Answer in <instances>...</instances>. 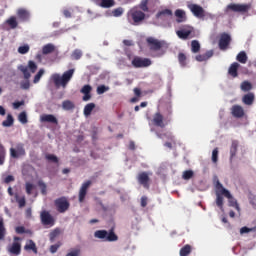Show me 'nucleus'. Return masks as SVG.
Returning a JSON list of instances; mask_svg holds the SVG:
<instances>
[{
    "mask_svg": "<svg viewBox=\"0 0 256 256\" xmlns=\"http://www.w3.org/2000/svg\"><path fill=\"white\" fill-rule=\"evenodd\" d=\"M173 117V108L168 107L166 109L165 117H163V114L161 112H157L154 114L152 123L155 125V127H160L161 129H164L166 125H169V122L172 121Z\"/></svg>",
    "mask_w": 256,
    "mask_h": 256,
    "instance_id": "nucleus-1",
    "label": "nucleus"
},
{
    "mask_svg": "<svg viewBox=\"0 0 256 256\" xmlns=\"http://www.w3.org/2000/svg\"><path fill=\"white\" fill-rule=\"evenodd\" d=\"M73 75H75V69H69L68 71L64 72L62 76L60 74H53L51 79L56 87H67L69 81L73 79Z\"/></svg>",
    "mask_w": 256,
    "mask_h": 256,
    "instance_id": "nucleus-2",
    "label": "nucleus"
},
{
    "mask_svg": "<svg viewBox=\"0 0 256 256\" xmlns=\"http://www.w3.org/2000/svg\"><path fill=\"white\" fill-rule=\"evenodd\" d=\"M251 7H253L251 3H248V4L231 3L226 6V8L224 9V13L225 15H231V12L245 15V13H249Z\"/></svg>",
    "mask_w": 256,
    "mask_h": 256,
    "instance_id": "nucleus-3",
    "label": "nucleus"
},
{
    "mask_svg": "<svg viewBox=\"0 0 256 256\" xmlns=\"http://www.w3.org/2000/svg\"><path fill=\"white\" fill-rule=\"evenodd\" d=\"M94 237L96 239H103L104 241H109L110 243L113 241H119V236L115 234L114 228H111L109 232H107V230H97L94 232Z\"/></svg>",
    "mask_w": 256,
    "mask_h": 256,
    "instance_id": "nucleus-4",
    "label": "nucleus"
},
{
    "mask_svg": "<svg viewBox=\"0 0 256 256\" xmlns=\"http://www.w3.org/2000/svg\"><path fill=\"white\" fill-rule=\"evenodd\" d=\"M216 189H221V194L226 197V199H229V205L230 207H235V209L237 211H240L241 208H239V204L237 203V200L235 198H233V196L231 195V192H229V190L225 189V187H223V184H221V182H219V180L216 181L215 184Z\"/></svg>",
    "mask_w": 256,
    "mask_h": 256,
    "instance_id": "nucleus-5",
    "label": "nucleus"
},
{
    "mask_svg": "<svg viewBox=\"0 0 256 256\" xmlns=\"http://www.w3.org/2000/svg\"><path fill=\"white\" fill-rule=\"evenodd\" d=\"M129 17L133 21L132 24L141 25V23L145 21L147 15H145V12L139 10V8L134 7L130 10Z\"/></svg>",
    "mask_w": 256,
    "mask_h": 256,
    "instance_id": "nucleus-6",
    "label": "nucleus"
},
{
    "mask_svg": "<svg viewBox=\"0 0 256 256\" xmlns=\"http://www.w3.org/2000/svg\"><path fill=\"white\" fill-rule=\"evenodd\" d=\"M194 33L195 29L190 25H185L180 30L176 31L177 37L183 41H187V39H193V37H195Z\"/></svg>",
    "mask_w": 256,
    "mask_h": 256,
    "instance_id": "nucleus-7",
    "label": "nucleus"
},
{
    "mask_svg": "<svg viewBox=\"0 0 256 256\" xmlns=\"http://www.w3.org/2000/svg\"><path fill=\"white\" fill-rule=\"evenodd\" d=\"M146 43L150 51H154V52L161 51V49L165 47V41H161L153 37H148L146 39Z\"/></svg>",
    "mask_w": 256,
    "mask_h": 256,
    "instance_id": "nucleus-8",
    "label": "nucleus"
},
{
    "mask_svg": "<svg viewBox=\"0 0 256 256\" xmlns=\"http://www.w3.org/2000/svg\"><path fill=\"white\" fill-rule=\"evenodd\" d=\"M54 204L58 213H65L66 211L69 210V207L71 206L66 197L57 198L54 201Z\"/></svg>",
    "mask_w": 256,
    "mask_h": 256,
    "instance_id": "nucleus-9",
    "label": "nucleus"
},
{
    "mask_svg": "<svg viewBox=\"0 0 256 256\" xmlns=\"http://www.w3.org/2000/svg\"><path fill=\"white\" fill-rule=\"evenodd\" d=\"M188 9L191 11L194 17H197V19H205L207 16L205 9L198 4H188Z\"/></svg>",
    "mask_w": 256,
    "mask_h": 256,
    "instance_id": "nucleus-10",
    "label": "nucleus"
},
{
    "mask_svg": "<svg viewBox=\"0 0 256 256\" xmlns=\"http://www.w3.org/2000/svg\"><path fill=\"white\" fill-rule=\"evenodd\" d=\"M40 220L42 225L53 227L55 225V218L49 213V211L43 210L40 213Z\"/></svg>",
    "mask_w": 256,
    "mask_h": 256,
    "instance_id": "nucleus-11",
    "label": "nucleus"
},
{
    "mask_svg": "<svg viewBox=\"0 0 256 256\" xmlns=\"http://www.w3.org/2000/svg\"><path fill=\"white\" fill-rule=\"evenodd\" d=\"M132 65L136 69H141L143 67H150L151 65V59L149 58H141L139 56L134 57L132 60Z\"/></svg>",
    "mask_w": 256,
    "mask_h": 256,
    "instance_id": "nucleus-12",
    "label": "nucleus"
},
{
    "mask_svg": "<svg viewBox=\"0 0 256 256\" xmlns=\"http://www.w3.org/2000/svg\"><path fill=\"white\" fill-rule=\"evenodd\" d=\"M219 49H221V51H225L227 49V47H229V45H231V35H229L228 33H222L220 35V39H219Z\"/></svg>",
    "mask_w": 256,
    "mask_h": 256,
    "instance_id": "nucleus-13",
    "label": "nucleus"
},
{
    "mask_svg": "<svg viewBox=\"0 0 256 256\" xmlns=\"http://www.w3.org/2000/svg\"><path fill=\"white\" fill-rule=\"evenodd\" d=\"M16 15L20 21V23H27L31 19V12L26 8H19L16 11Z\"/></svg>",
    "mask_w": 256,
    "mask_h": 256,
    "instance_id": "nucleus-14",
    "label": "nucleus"
},
{
    "mask_svg": "<svg viewBox=\"0 0 256 256\" xmlns=\"http://www.w3.org/2000/svg\"><path fill=\"white\" fill-rule=\"evenodd\" d=\"M25 155V148L22 143H18L16 145V148H10V156L13 159H18V157H21Z\"/></svg>",
    "mask_w": 256,
    "mask_h": 256,
    "instance_id": "nucleus-15",
    "label": "nucleus"
},
{
    "mask_svg": "<svg viewBox=\"0 0 256 256\" xmlns=\"http://www.w3.org/2000/svg\"><path fill=\"white\" fill-rule=\"evenodd\" d=\"M91 183V180H87L82 184L78 194L79 203H83V201H85V197H87V190L91 187Z\"/></svg>",
    "mask_w": 256,
    "mask_h": 256,
    "instance_id": "nucleus-16",
    "label": "nucleus"
},
{
    "mask_svg": "<svg viewBox=\"0 0 256 256\" xmlns=\"http://www.w3.org/2000/svg\"><path fill=\"white\" fill-rule=\"evenodd\" d=\"M17 241H21V238L15 236L14 242L12 243L11 247L8 249L9 253H12V255H21V243Z\"/></svg>",
    "mask_w": 256,
    "mask_h": 256,
    "instance_id": "nucleus-17",
    "label": "nucleus"
},
{
    "mask_svg": "<svg viewBox=\"0 0 256 256\" xmlns=\"http://www.w3.org/2000/svg\"><path fill=\"white\" fill-rule=\"evenodd\" d=\"M149 174L147 172H141L138 174V183L144 187V189H149Z\"/></svg>",
    "mask_w": 256,
    "mask_h": 256,
    "instance_id": "nucleus-18",
    "label": "nucleus"
},
{
    "mask_svg": "<svg viewBox=\"0 0 256 256\" xmlns=\"http://www.w3.org/2000/svg\"><path fill=\"white\" fill-rule=\"evenodd\" d=\"M231 113L236 119H242V117H245V110L243 109V106L240 105L232 106Z\"/></svg>",
    "mask_w": 256,
    "mask_h": 256,
    "instance_id": "nucleus-19",
    "label": "nucleus"
},
{
    "mask_svg": "<svg viewBox=\"0 0 256 256\" xmlns=\"http://www.w3.org/2000/svg\"><path fill=\"white\" fill-rule=\"evenodd\" d=\"M91 91H93V88L89 84H86L82 87V89L80 90V93H82L84 95L82 97V101H90V99L92 97Z\"/></svg>",
    "mask_w": 256,
    "mask_h": 256,
    "instance_id": "nucleus-20",
    "label": "nucleus"
},
{
    "mask_svg": "<svg viewBox=\"0 0 256 256\" xmlns=\"http://www.w3.org/2000/svg\"><path fill=\"white\" fill-rule=\"evenodd\" d=\"M42 123H53V125H58L59 120L53 114H44L40 117Z\"/></svg>",
    "mask_w": 256,
    "mask_h": 256,
    "instance_id": "nucleus-21",
    "label": "nucleus"
},
{
    "mask_svg": "<svg viewBox=\"0 0 256 256\" xmlns=\"http://www.w3.org/2000/svg\"><path fill=\"white\" fill-rule=\"evenodd\" d=\"M174 15L176 17V23H185V21H187V14L185 13V10L177 9L174 12Z\"/></svg>",
    "mask_w": 256,
    "mask_h": 256,
    "instance_id": "nucleus-22",
    "label": "nucleus"
},
{
    "mask_svg": "<svg viewBox=\"0 0 256 256\" xmlns=\"http://www.w3.org/2000/svg\"><path fill=\"white\" fill-rule=\"evenodd\" d=\"M167 17H173V11L171 9L160 10L156 14V19H161L162 21H165Z\"/></svg>",
    "mask_w": 256,
    "mask_h": 256,
    "instance_id": "nucleus-23",
    "label": "nucleus"
},
{
    "mask_svg": "<svg viewBox=\"0 0 256 256\" xmlns=\"http://www.w3.org/2000/svg\"><path fill=\"white\" fill-rule=\"evenodd\" d=\"M4 25H8L9 29H17L19 27V20H17V16H10L5 20Z\"/></svg>",
    "mask_w": 256,
    "mask_h": 256,
    "instance_id": "nucleus-24",
    "label": "nucleus"
},
{
    "mask_svg": "<svg viewBox=\"0 0 256 256\" xmlns=\"http://www.w3.org/2000/svg\"><path fill=\"white\" fill-rule=\"evenodd\" d=\"M95 3L103 9H110V7H114L115 0H95Z\"/></svg>",
    "mask_w": 256,
    "mask_h": 256,
    "instance_id": "nucleus-25",
    "label": "nucleus"
},
{
    "mask_svg": "<svg viewBox=\"0 0 256 256\" xmlns=\"http://www.w3.org/2000/svg\"><path fill=\"white\" fill-rule=\"evenodd\" d=\"M242 103H244V105H253V103H255V94L253 92L245 94L242 97Z\"/></svg>",
    "mask_w": 256,
    "mask_h": 256,
    "instance_id": "nucleus-26",
    "label": "nucleus"
},
{
    "mask_svg": "<svg viewBox=\"0 0 256 256\" xmlns=\"http://www.w3.org/2000/svg\"><path fill=\"white\" fill-rule=\"evenodd\" d=\"M239 67H241V65L237 62H234L230 65L229 69H228V73L229 75H231V77H238L239 73L237 71H239Z\"/></svg>",
    "mask_w": 256,
    "mask_h": 256,
    "instance_id": "nucleus-27",
    "label": "nucleus"
},
{
    "mask_svg": "<svg viewBox=\"0 0 256 256\" xmlns=\"http://www.w3.org/2000/svg\"><path fill=\"white\" fill-rule=\"evenodd\" d=\"M55 49V44L48 43L42 47V55H50V53H54Z\"/></svg>",
    "mask_w": 256,
    "mask_h": 256,
    "instance_id": "nucleus-28",
    "label": "nucleus"
},
{
    "mask_svg": "<svg viewBox=\"0 0 256 256\" xmlns=\"http://www.w3.org/2000/svg\"><path fill=\"white\" fill-rule=\"evenodd\" d=\"M239 147V142L237 140H233L230 147V161H233V157L237 155V148Z\"/></svg>",
    "mask_w": 256,
    "mask_h": 256,
    "instance_id": "nucleus-29",
    "label": "nucleus"
},
{
    "mask_svg": "<svg viewBox=\"0 0 256 256\" xmlns=\"http://www.w3.org/2000/svg\"><path fill=\"white\" fill-rule=\"evenodd\" d=\"M62 109L64 111H73L75 109V103L71 100H65L62 102Z\"/></svg>",
    "mask_w": 256,
    "mask_h": 256,
    "instance_id": "nucleus-30",
    "label": "nucleus"
},
{
    "mask_svg": "<svg viewBox=\"0 0 256 256\" xmlns=\"http://www.w3.org/2000/svg\"><path fill=\"white\" fill-rule=\"evenodd\" d=\"M136 8L143 13H149V0H142Z\"/></svg>",
    "mask_w": 256,
    "mask_h": 256,
    "instance_id": "nucleus-31",
    "label": "nucleus"
},
{
    "mask_svg": "<svg viewBox=\"0 0 256 256\" xmlns=\"http://www.w3.org/2000/svg\"><path fill=\"white\" fill-rule=\"evenodd\" d=\"M25 251H33V253L37 254V245L33 240H28L26 245L24 246Z\"/></svg>",
    "mask_w": 256,
    "mask_h": 256,
    "instance_id": "nucleus-32",
    "label": "nucleus"
},
{
    "mask_svg": "<svg viewBox=\"0 0 256 256\" xmlns=\"http://www.w3.org/2000/svg\"><path fill=\"white\" fill-rule=\"evenodd\" d=\"M216 205L220 209H223V194L221 193V189H216Z\"/></svg>",
    "mask_w": 256,
    "mask_h": 256,
    "instance_id": "nucleus-33",
    "label": "nucleus"
},
{
    "mask_svg": "<svg viewBox=\"0 0 256 256\" xmlns=\"http://www.w3.org/2000/svg\"><path fill=\"white\" fill-rule=\"evenodd\" d=\"M93 109H95V103H88L84 107V111H83L85 117H89V115H91V113H93Z\"/></svg>",
    "mask_w": 256,
    "mask_h": 256,
    "instance_id": "nucleus-34",
    "label": "nucleus"
},
{
    "mask_svg": "<svg viewBox=\"0 0 256 256\" xmlns=\"http://www.w3.org/2000/svg\"><path fill=\"white\" fill-rule=\"evenodd\" d=\"M13 123H15V119L13 118V115L8 114L6 120L2 122L3 127H12Z\"/></svg>",
    "mask_w": 256,
    "mask_h": 256,
    "instance_id": "nucleus-35",
    "label": "nucleus"
},
{
    "mask_svg": "<svg viewBox=\"0 0 256 256\" xmlns=\"http://www.w3.org/2000/svg\"><path fill=\"white\" fill-rule=\"evenodd\" d=\"M240 89L241 91L247 93L248 91H251V89H253V84H251V82L249 81H243L240 85Z\"/></svg>",
    "mask_w": 256,
    "mask_h": 256,
    "instance_id": "nucleus-36",
    "label": "nucleus"
},
{
    "mask_svg": "<svg viewBox=\"0 0 256 256\" xmlns=\"http://www.w3.org/2000/svg\"><path fill=\"white\" fill-rule=\"evenodd\" d=\"M236 59L239 63H242L243 65H245V63H247V53H245V51H241L240 53H238V55L236 56Z\"/></svg>",
    "mask_w": 256,
    "mask_h": 256,
    "instance_id": "nucleus-37",
    "label": "nucleus"
},
{
    "mask_svg": "<svg viewBox=\"0 0 256 256\" xmlns=\"http://www.w3.org/2000/svg\"><path fill=\"white\" fill-rule=\"evenodd\" d=\"M18 69L23 73L24 79L26 80L31 79V73L29 72V68H27L26 66L20 65Z\"/></svg>",
    "mask_w": 256,
    "mask_h": 256,
    "instance_id": "nucleus-38",
    "label": "nucleus"
},
{
    "mask_svg": "<svg viewBox=\"0 0 256 256\" xmlns=\"http://www.w3.org/2000/svg\"><path fill=\"white\" fill-rule=\"evenodd\" d=\"M178 61L181 67H187V56L185 55V53L180 52L178 54Z\"/></svg>",
    "mask_w": 256,
    "mask_h": 256,
    "instance_id": "nucleus-39",
    "label": "nucleus"
},
{
    "mask_svg": "<svg viewBox=\"0 0 256 256\" xmlns=\"http://www.w3.org/2000/svg\"><path fill=\"white\" fill-rule=\"evenodd\" d=\"M191 255V245L186 244L180 249V256H189Z\"/></svg>",
    "mask_w": 256,
    "mask_h": 256,
    "instance_id": "nucleus-40",
    "label": "nucleus"
},
{
    "mask_svg": "<svg viewBox=\"0 0 256 256\" xmlns=\"http://www.w3.org/2000/svg\"><path fill=\"white\" fill-rule=\"evenodd\" d=\"M191 51L192 53H199V51H201V44H199V41L193 40L191 42Z\"/></svg>",
    "mask_w": 256,
    "mask_h": 256,
    "instance_id": "nucleus-41",
    "label": "nucleus"
},
{
    "mask_svg": "<svg viewBox=\"0 0 256 256\" xmlns=\"http://www.w3.org/2000/svg\"><path fill=\"white\" fill-rule=\"evenodd\" d=\"M83 57V52L79 49H75L71 54V59L74 61H79Z\"/></svg>",
    "mask_w": 256,
    "mask_h": 256,
    "instance_id": "nucleus-42",
    "label": "nucleus"
},
{
    "mask_svg": "<svg viewBox=\"0 0 256 256\" xmlns=\"http://www.w3.org/2000/svg\"><path fill=\"white\" fill-rule=\"evenodd\" d=\"M193 175H195L193 170H185L182 174V179H184V181H189V179H193Z\"/></svg>",
    "mask_w": 256,
    "mask_h": 256,
    "instance_id": "nucleus-43",
    "label": "nucleus"
},
{
    "mask_svg": "<svg viewBox=\"0 0 256 256\" xmlns=\"http://www.w3.org/2000/svg\"><path fill=\"white\" fill-rule=\"evenodd\" d=\"M15 199H16V202L18 203V206L20 207V209H22V207H25V205H27V201L25 200V196H22L21 198H19V195L16 194Z\"/></svg>",
    "mask_w": 256,
    "mask_h": 256,
    "instance_id": "nucleus-44",
    "label": "nucleus"
},
{
    "mask_svg": "<svg viewBox=\"0 0 256 256\" xmlns=\"http://www.w3.org/2000/svg\"><path fill=\"white\" fill-rule=\"evenodd\" d=\"M43 75H45V70L44 69H40L37 74L34 77L33 83H39V81H41V77H43Z\"/></svg>",
    "mask_w": 256,
    "mask_h": 256,
    "instance_id": "nucleus-45",
    "label": "nucleus"
},
{
    "mask_svg": "<svg viewBox=\"0 0 256 256\" xmlns=\"http://www.w3.org/2000/svg\"><path fill=\"white\" fill-rule=\"evenodd\" d=\"M45 159L50 161V163H59V158L54 154H46Z\"/></svg>",
    "mask_w": 256,
    "mask_h": 256,
    "instance_id": "nucleus-46",
    "label": "nucleus"
},
{
    "mask_svg": "<svg viewBox=\"0 0 256 256\" xmlns=\"http://www.w3.org/2000/svg\"><path fill=\"white\" fill-rule=\"evenodd\" d=\"M25 189L27 195H32L33 189H35V185H33L31 182H26Z\"/></svg>",
    "mask_w": 256,
    "mask_h": 256,
    "instance_id": "nucleus-47",
    "label": "nucleus"
},
{
    "mask_svg": "<svg viewBox=\"0 0 256 256\" xmlns=\"http://www.w3.org/2000/svg\"><path fill=\"white\" fill-rule=\"evenodd\" d=\"M18 120L20 121V123H22L23 125L28 123L27 120V113L26 112H21L18 116Z\"/></svg>",
    "mask_w": 256,
    "mask_h": 256,
    "instance_id": "nucleus-48",
    "label": "nucleus"
},
{
    "mask_svg": "<svg viewBox=\"0 0 256 256\" xmlns=\"http://www.w3.org/2000/svg\"><path fill=\"white\" fill-rule=\"evenodd\" d=\"M38 186L40 187L42 195H47V184L42 180L38 181Z\"/></svg>",
    "mask_w": 256,
    "mask_h": 256,
    "instance_id": "nucleus-49",
    "label": "nucleus"
},
{
    "mask_svg": "<svg viewBox=\"0 0 256 256\" xmlns=\"http://www.w3.org/2000/svg\"><path fill=\"white\" fill-rule=\"evenodd\" d=\"M28 69L31 71V73H35V71H37V64L33 60H29Z\"/></svg>",
    "mask_w": 256,
    "mask_h": 256,
    "instance_id": "nucleus-50",
    "label": "nucleus"
},
{
    "mask_svg": "<svg viewBox=\"0 0 256 256\" xmlns=\"http://www.w3.org/2000/svg\"><path fill=\"white\" fill-rule=\"evenodd\" d=\"M106 91H109V86L100 85L97 87V94L103 95V93H106Z\"/></svg>",
    "mask_w": 256,
    "mask_h": 256,
    "instance_id": "nucleus-51",
    "label": "nucleus"
},
{
    "mask_svg": "<svg viewBox=\"0 0 256 256\" xmlns=\"http://www.w3.org/2000/svg\"><path fill=\"white\" fill-rule=\"evenodd\" d=\"M18 53L20 55H26V53H29V45H23L18 48Z\"/></svg>",
    "mask_w": 256,
    "mask_h": 256,
    "instance_id": "nucleus-52",
    "label": "nucleus"
},
{
    "mask_svg": "<svg viewBox=\"0 0 256 256\" xmlns=\"http://www.w3.org/2000/svg\"><path fill=\"white\" fill-rule=\"evenodd\" d=\"M5 239V225L3 224V220H0V241Z\"/></svg>",
    "mask_w": 256,
    "mask_h": 256,
    "instance_id": "nucleus-53",
    "label": "nucleus"
},
{
    "mask_svg": "<svg viewBox=\"0 0 256 256\" xmlns=\"http://www.w3.org/2000/svg\"><path fill=\"white\" fill-rule=\"evenodd\" d=\"M212 161L214 163H217V161H219V148H215L213 151H212Z\"/></svg>",
    "mask_w": 256,
    "mask_h": 256,
    "instance_id": "nucleus-54",
    "label": "nucleus"
},
{
    "mask_svg": "<svg viewBox=\"0 0 256 256\" xmlns=\"http://www.w3.org/2000/svg\"><path fill=\"white\" fill-rule=\"evenodd\" d=\"M20 87H21V89H23L24 91H27V90L31 87V83L29 82V80L22 81V82L20 83Z\"/></svg>",
    "mask_w": 256,
    "mask_h": 256,
    "instance_id": "nucleus-55",
    "label": "nucleus"
},
{
    "mask_svg": "<svg viewBox=\"0 0 256 256\" xmlns=\"http://www.w3.org/2000/svg\"><path fill=\"white\" fill-rule=\"evenodd\" d=\"M81 255V248L73 249L71 252L66 254V256H80Z\"/></svg>",
    "mask_w": 256,
    "mask_h": 256,
    "instance_id": "nucleus-56",
    "label": "nucleus"
},
{
    "mask_svg": "<svg viewBox=\"0 0 256 256\" xmlns=\"http://www.w3.org/2000/svg\"><path fill=\"white\" fill-rule=\"evenodd\" d=\"M114 17H121L123 15V8H116L113 10Z\"/></svg>",
    "mask_w": 256,
    "mask_h": 256,
    "instance_id": "nucleus-57",
    "label": "nucleus"
},
{
    "mask_svg": "<svg viewBox=\"0 0 256 256\" xmlns=\"http://www.w3.org/2000/svg\"><path fill=\"white\" fill-rule=\"evenodd\" d=\"M164 137H166L168 141H171L173 145H177V142L175 141V136L173 134H164Z\"/></svg>",
    "mask_w": 256,
    "mask_h": 256,
    "instance_id": "nucleus-58",
    "label": "nucleus"
},
{
    "mask_svg": "<svg viewBox=\"0 0 256 256\" xmlns=\"http://www.w3.org/2000/svg\"><path fill=\"white\" fill-rule=\"evenodd\" d=\"M12 105H13V109H19V107L25 105V101H16Z\"/></svg>",
    "mask_w": 256,
    "mask_h": 256,
    "instance_id": "nucleus-59",
    "label": "nucleus"
},
{
    "mask_svg": "<svg viewBox=\"0 0 256 256\" xmlns=\"http://www.w3.org/2000/svg\"><path fill=\"white\" fill-rule=\"evenodd\" d=\"M196 61H199V62L207 61V58L205 57V54H199L196 56Z\"/></svg>",
    "mask_w": 256,
    "mask_h": 256,
    "instance_id": "nucleus-60",
    "label": "nucleus"
},
{
    "mask_svg": "<svg viewBox=\"0 0 256 256\" xmlns=\"http://www.w3.org/2000/svg\"><path fill=\"white\" fill-rule=\"evenodd\" d=\"M16 233H18V235H23V233H25V227L23 226L16 227Z\"/></svg>",
    "mask_w": 256,
    "mask_h": 256,
    "instance_id": "nucleus-61",
    "label": "nucleus"
},
{
    "mask_svg": "<svg viewBox=\"0 0 256 256\" xmlns=\"http://www.w3.org/2000/svg\"><path fill=\"white\" fill-rule=\"evenodd\" d=\"M59 247H61L60 244H54V245H52V246L50 247V251H51L52 253H57V250L59 249Z\"/></svg>",
    "mask_w": 256,
    "mask_h": 256,
    "instance_id": "nucleus-62",
    "label": "nucleus"
},
{
    "mask_svg": "<svg viewBox=\"0 0 256 256\" xmlns=\"http://www.w3.org/2000/svg\"><path fill=\"white\" fill-rule=\"evenodd\" d=\"M214 52L213 50H209L206 53H204V57H206V61L211 59V57L213 56Z\"/></svg>",
    "mask_w": 256,
    "mask_h": 256,
    "instance_id": "nucleus-63",
    "label": "nucleus"
},
{
    "mask_svg": "<svg viewBox=\"0 0 256 256\" xmlns=\"http://www.w3.org/2000/svg\"><path fill=\"white\" fill-rule=\"evenodd\" d=\"M147 205V196L141 197V207H145Z\"/></svg>",
    "mask_w": 256,
    "mask_h": 256,
    "instance_id": "nucleus-64",
    "label": "nucleus"
}]
</instances>
